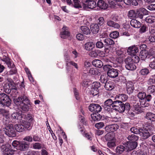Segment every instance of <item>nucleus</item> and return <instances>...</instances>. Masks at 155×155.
Listing matches in <instances>:
<instances>
[{
	"mask_svg": "<svg viewBox=\"0 0 155 155\" xmlns=\"http://www.w3.org/2000/svg\"><path fill=\"white\" fill-rule=\"evenodd\" d=\"M130 130L134 134H139L143 139H147L155 132L154 126L150 124H145L143 129L133 127L131 128Z\"/></svg>",
	"mask_w": 155,
	"mask_h": 155,
	"instance_id": "nucleus-1",
	"label": "nucleus"
},
{
	"mask_svg": "<svg viewBox=\"0 0 155 155\" xmlns=\"http://www.w3.org/2000/svg\"><path fill=\"white\" fill-rule=\"evenodd\" d=\"M14 102L23 112H27L29 110L31 103L29 99L25 95L23 94L14 99Z\"/></svg>",
	"mask_w": 155,
	"mask_h": 155,
	"instance_id": "nucleus-2",
	"label": "nucleus"
},
{
	"mask_svg": "<svg viewBox=\"0 0 155 155\" xmlns=\"http://www.w3.org/2000/svg\"><path fill=\"white\" fill-rule=\"evenodd\" d=\"M20 142L14 140L12 143V146L9 144L6 145H2L1 149L3 152L4 155H12L14 153V152L18 150Z\"/></svg>",
	"mask_w": 155,
	"mask_h": 155,
	"instance_id": "nucleus-3",
	"label": "nucleus"
},
{
	"mask_svg": "<svg viewBox=\"0 0 155 155\" xmlns=\"http://www.w3.org/2000/svg\"><path fill=\"white\" fill-rule=\"evenodd\" d=\"M132 103L134 107V111L136 114H139L143 112L140 106L142 107H148L150 106L148 103L145 102L143 101L138 100H134L132 101Z\"/></svg>",
	"mask_w": 155,
	"mask_h": 155,
	"instance_id": "nucleus-4",
	"label": "nucleus"
},
{
	"mask_svg": "<svg viewBox=\"0 0 155 155\" xmlns=\"http://www.w3.org/2000/svg\"><path fill=\"white\" fill-rule=\"evenodd\" d=\"M103 69L104 71H107V75L110 78H115L118 75L119 70L112 68L111 66L109 65H105L103 67Z\"/></svg>",
	"mask_w": 155,
	"mask_h": 155,
	"instance_id": "nucleus-5",
	"label": "nucleus"
},
{
	"mask_svg": "<svg viewBox=\"0 0 155 155\" xmlns=\"http://www.w3.org/2000/svg\"><path fill=\"white\" fill-rule=\"evenodd\" d=\"M5 126L3 128L5 134L10 137H14L16 136V132L14 129L13 124H10Z\"/></svg>",
	"mask_w": 155,
	"mask_h": 155,
	"instance_id": "nucleus-6",
	"label": "nucleus"
},
{
	"mask_svg": "<svg viewBox=\"0 0 155 155\" xmlns=\"http://www.w3.org/2000/svg\"><path fill=\"white\" fill-rule=\"evenodd\" d=\"M125 63V67L126 68L129 70L133 71L136 68L134 60L132 58L130 57H128L124 59Z\"/></svg>",
	"mask_w": 155,
	"mask_h": 155,
	"instance_id": "nucleus-7",
	"label": "nucleus"
},
{
	"mask_svg": "<svg viewBox=\"0 0 155 155\" xmlns=\"http://www.w3.org/2000/svg\"><path fill=\"white\" fill-rule=\"evenodd\" d=\"M0 104L4 106H9L11 103V101L9 96L5 94H2V96L0 95Z\"/></svg>",
	"mask_w": 155,
	"mask_h": 155,
	"instance_id": "nucleus-8",
	"label": "nucleus"
},
{
	"mask_svg": "<svg viewBox=\"0 0 155 155\" xmlns=\"http://www.w3.org/2000/svg\"><path fill=\"white\" fill-rule=\"evenodd\" d=\"M117 108H115V109L119 111V112H123L125 110H128L130 107V104L129 103L126 102L124 103L122 101L118 104Z\"/></svg>",
	"mask_w": 155,
	"mask_h": 155,
	"instance_id": "nucleus-9",
	"label": "nucleus"
},
{
	"mask_svg": "<svg viewBox=\"0 0 155 155\" xmlns=\"http://www.w3.org/2000/svg\"><path fill=\"white\" fill-rule=\"evenodd\" d=\"M113 102L112 100L110 99H109L105 101L103 107L105 110L109 112H112L113 110H114L112 106Z\"/></svg>",
	"mask_w": 155,
	"mask_h": 155,
	"instance_id": "nucleus-10",
	"label": "nucleus"
},
{
	"mask_svg": "<svg viewBox=\"0 0 155 155\" xmlns=\"http://www.w3.org/2000/svg\"><path fill=\"white\" fill-rule=\"evenodd\" d=\"M89 110L94 113H98L102 109L101 107L98 104H91L89 106Z\"/></svg>",
	"mask_w": 155,
	"mask_h": 155,
	"instance_id": "nucleus-11",
	"label": "nucleus"
},
{
	"mask_svg": "<svg viewBox=\"0 0 155 155\" xmlns=\"http://www.w3.org/2000/svg\"><path fill=\"white\" fill-rule=\"evenodd\" d=\"M149 12L144 8H140L137 10L136 14V18H139L142 19L144 15H148Z\"/></svg>",
	"mask_w": 155,
	"mask_h": 155,
	"instance_id": "nucleus-12",
	"label": "nucleus"
},
{
	"mask_svg": "<svg viewBox=\"0 0 155 155\" xmlns=\"http://www.w3.org/2000/svg\"><path fill=\"white\" fill-rule=\"evenodd\" d=\"M30 143L24 141H20L18 150L21 151L27 150L29 148Z\"/></svg>",
	"mask_w": 155,
	"mask_h": 155,
	"instance_id": "nucleus-13",
	"label": "nucleus"
},
{
	"mask_svg": "<svg viewBox=\"0 0 155 155\" xmlns=\"http://www.w3.org/2000/svg\"><path fill=\"white\" fill-rule=\"evenodd\" d=\"M119 127L117 124H114L106 126L105 127V131L107 132H113L116 131Z\"/></svg>",
	"mask_w": 155,
	"mask_h": 155,
	"instance_id": "nucleus-14",
	"label": "nucleus"
},
{
	"mask_svg": "<svg viewBox=\"0 0 155 155\" xmlns=\"http://www.w3.org/2000/svg\"><path fill=\"white\" fill-rule=\"evenodd\" d=\"M126 84L127 93L130 94L133 92L134 90V83L132 81H129L127 82Z\"/></svg>",
	"mask_w": 155,
	"mask_h": 155,
	"instance_id": "nucleus-15",
	"label": "nucleus"
},
{
	"mask_svg": "<svg viewBox=\"0 0 155 155\" xmlns=\"http://www.w3.org/2000/svg\"><path fill=\"white\" fill-rule=\"evenodd\" d=\"M88 2L87 4H85L84 6V9L87 10L88 8L93 9L96 6V3L94 0H90Z\"/></svg>",
	"mask_w": 155,
	"mask_h": 155,
	"instance_id": "nucleus-16",
	"label": "nucleus"
},
{
	"mask_svg": "<svg viewBox=\"0 0 155 155\" xmlns=\"http://www.w3.org/2000/svg\"><path fill=\"white\" fill-rule=\"evenodd\" d=\"M138 51L137 47L134 46L129 47L127 50V52L130 55H134Z\"/></svg>",
	"mask_w": 155,
	"mask_h": 155,
	"instance_id": "nucleus-17",
	"label": "nucleus"
},
{
	"mask_svg": "<svg viewBox=\"0 0 155 155\" xmlns=\"http://www.w3.org/2000/svg\"><path fill=\"white\" fill-rule=\"evenodd\" d=\"M127 149L129 150H131L135 149L137 146V142H133L129 141L126 144Z\"/></svg>",
	"mask_w": 155,
	"mask_h": 155,
	"instance_id": "nucleus-18",
	"label": "nucleus"
},
{
	"mask_svg": "<svg viewBox=\"0 0 155 155\" xmlns=\"http://www.w3.org/2000/svg\"><path fill=\"white\" fill-rule=\"evenodd\" d=\"M125 150H128L126 144L118 146L115 150L116 153L119 154L122 153Z\"/></svg>",
	"mask_w": 155,
	"mask_h": 155,
	"instance_id": "nucleus-19",
	"label": "nucleus"
},
{
	"mask_svg": "<svg viewBox=\"0 0 155 155\" xmlns=\"http://www.w3.org/2000/svg\"><path fill=\"white\" fill-rule=\"evenodd\" d=\"M62 31L60 33V35L61 38L65 39L69 36V32L68 31L67 28L63 26L62 28Z\"/></svg>",
	"mask_w": 155,
	"mask_h": 155,
	"instance_id": "nucleus-20",
	"label": "nucleus"
},
{
	"mask_svg": "<svg viewBox=\"0 0 155 155\" xmlns=\"http://www.w3.org/2000/svg\"><path fill=\"white\" fill-rule=\"evenodd\" d=\"M97 5L100 9H106L108 6V5L103 0H98Z\"/></svg>",
	"mask_w": 155,
	"mask_h": 155,
	"instance_id": "nucleus-21",
	"label": "nucleus"
},
{
	"mask_svg": "<svg viewBox=\"0 0 155 155\" xmlns=\"http://www.w3.org/2000/svg\"><path fill=\"white\" fill-rule=\"evenodd\" d=\"M79 0H73L74 6L76 8H82L84 9V3Z\"/></svg>",
	"mask_w": 155,
	"mask_h": 155,
	"instance_id": "nucleus-22",
	"label": "nucleus"
},
{
	"mask_svg": "<svg viewBox=\"0 0 155 155\" xmlns=\"http://www.w3.org/2000/svg\"><path fill=\"white\" fill-rule=\"evenodd\" d=\"M130 24L132 27L135 28H139L141 26V23L140 21L134 19L131 20Z\"/></svg>",
	"mask_w": 155,
	"mask_h": 155,
	"instance_id": "nucleus-23",
	"label": "nucleus"
},
{
	"mask_svg": "<svg viewBox=\"0 0 155 155\" xmlns=\"http://www.w3.org/2000/svg\"><path fill=\"white\" fill-rule=\"evenodd\" d=\"M90 29L92 32L94 34H96L99 30V26L97 24H92L90 26Z\"/></svg>",
	"mask_w": 155,
	"mask_h": 155,
	"instance_id": "nucleus-24",
	"label": "nucleus"
},
{
	"mask_svg": "<svg viewBox=\"0 0 155 155\" xmlns=\"http://www.w3.org/2000/svg\"><path fill=\"white\" fill-rule=\"evenodd\" d=\"M144 117L151 121H155V114L151 112L147 113Z\"/></svg>",
	"mask_w": 155,
	"mask_h": 155,
	"instance_id": "nucleus-25",
	"label": "nucleus"
},
{
	"mask_svg": "<svg viewBox=\"0 0 155 155\" xmlns=\"http://www.w3.org/2000/svg\"><path fill=\"white\" fill-rule=\"evenodd\" d=\"M95 47V45L92 42H88L84 45V49L87 51H90L92 50Z\"/></svg>",
	"mask_w": 155,
	"mask_h": 155,
	"instance_id": "nucleus-26",
	"label": "nucleus"
},
{
	"mask_svg": "<svg viewBox=\"0 0 155 155\" xmlns=\"http://www.w3.org/2000/svg\"><path fill=\"white\" fill-rule=\"evenodd\" d=\"M137 96L140 101L147 103L145 101V98L146 97V93L144 91L139 92L137 94Z\"/></svg>",
	"mask_w": 155,
	"mask_h": 155,
	"instance_id": "nucleus-27",
	"label": "nucleus"
},
{
	"mask_svg": "<svg viewBox=\"0 0 155 155\" xmlns=\"http://www.w3.org/2000/svg\"><path fill=\"white\" fill-rule=\"evenodd\" d=\"M92 119L94 121L100 120L102 118V116L98 113H94L91 114Z\"/></svg>",
	"mask_w": 155,
	"mask_h": 155,
	"instance_id": "nucleus-28",
	"label": "nucleus"
},
{
	"mask_svg": "<svg viewBox=\"0 0 155 155\" xmlns=\"http://www.w3.org/2000/svg\"><path fill=\"white\" fill-rule=\"evenodd\" d=\"M93 65L96 67L101 68L103 66V63L99 60H95L92 61Z\"/></svg>",
	"mask_w": 155,
	"mask_h": 155,
	"instance_id": "nucleus-29",
	"label": "nucleus"
},
{
	"mask_svg": "<svg viewBox=\"0 0 155 155\" xmlns=\"http://www.w3.org/2000/svg\"><path fill=\"white\" fill-rule=\"evenodd\" d=\"M31 147L35 150H39L42 148V144L39 142H35L31 144Z\"/></svg>",
	"mask_w": 155,
	"mask_h": 155,
	"instance_id": "nucleus-30",
	"label": "nucleus"
},
{
	"mask_svg": "<svg viewBox=\"0 0 155 155\" xmlns=\"http://www.w3.org/2000/svg\"><path fill=\"white\" fill-rule=\"evenodd\" d=\"M114 83L112 81H109L106 83L105 84V88L107 90L110 91L112 90L114 87Z\"/></svg>",
	"mask_w": 155,
	"mask_h": 155,
	"instance_id": "nucleus-31",
	"label": "nucleus"
},
{
	"mask_svg": "<svg viewBox=\"0 0 155 155\" xmlns=\"http://www.w3.org/2000/svg\"><path fill=\"white\" fill-rule=\"evenodd\" d=\"M14 127L17 131L19 132H22L25 130L22 124H15Z\"/></svg>",
	"mask_w": 155,
	"mask_h": 155,
	"instance_id": "nucleus-32",
	"label": "nucleus"
},
{
	"mask_svg": "<svg viewBox=\"0 0 155 155\" xmlns=\"http://www.w3.org/2000/svg\"><path fill=\"white\" fill-rule=\"evenodd\" d=\"M149 55V53L148 51L143 50L141 51L140 53V56L143 60H144Z\"/></svg>",
	"mask_w": 155,
	"mask_h": 155,
	"instance_id": "nucleus-33",
	"label": "nucleus"
},
{
	"mask_svg": "<svg viewBox=\"0 0 155 155\" xmlns=\"http://www.w3.org/2000/svg\"><path fill=\"white\" fill-rule=\"evenodd\" d=\"M21 118L24 119L25 120H24L25 121L30 122L32 121L33 120L30 114H22Z\"/></svg>",
	"mask_w": 155,
	"mask_h": 155,
	"instance_id": "nucleus-34",
	"label": "nucleus"
},
{
	"mask_svg": "<svg viewBox=\"0 0 155 155\" xmlns=\"http://www.w3.org/2000/svg\"><path fill=\"white\" fill-rule=\"evenodd\" d=\"M127 138L130 142H137V141L138 139V137L134 134H132L129 136Z\"/></svg>",
	"mask_w": 155,
	"mask_h": 155,
	"instance_id": "nucleus-35",
	"label": "nucleus"
},
{
	"mask_svg": "<svg viewBox=\"0 0 155 155\" xmlns=\"http://www.w3.org/2000/svg\"><path fill=\"white\" fill-rule=\"evenodd\" d=\"M104 138L106 140L108 141L115 140L113 134L110 133L107 134L105 136Z\"/></svg>",
	"mask_w": 155,
	"mask_h": 155,
	"instance_id": "nucleus-36",
	"label": "nucleus"
},
{
	"mask_svg": "<svg viewBox=\"0 0 155 155\" xmlns=\"http://www.w3.org/2000/svg\"><path fill=\"white\" fill-rule=\"evenodd\" d=\"M145 21L147 23H153L155 22V17L153 16H149L146 18Z\"/></svg>",
	"mask_w": 155,
	"mask_h": 155,
	"instance_id": "nucleus-37",
	"label": "nucleus"
},
{
	"mask_svg": "<svg viewBox=\"0 0 155 155\" xmlns=\"http://www.w3.org/2000/svg\"><path fill=\"white\" fill-rule=\"evenodd\" d=\"M147 93L149 94H155V86L152 85L149 86L147 90Z\"/></svg>",
	"mask_w": 155,
	"mask_h": 155,
	"instance_id": "nucleus-38",
	"label": "nucleus"
},
{
	"mask_svg": "<svg viewBox=\"0 0 155 155\" xmlns=\"http://www.w3.org/2000/svg\"><path fill=\"white\" fill-rule=\"evenodd\" d=\"M81 30L84 34L88 35L90 33V31L89 28L86 26H82L81 28Z\"/></svg>",
	"mask_w": 155,
	"mask_h": 155,
	"instance_id": "nucleus-39",
	"label": "nucleus"
},
{
	"mask_svg": "<svg viewBox=\"0 0 155 155\" xmlns=\"http://www.w3.org/2000/svg\"><path fill=\"white\" fill-rule=\"evenodd\" d=\"M155 83V74L151 75L147 81L148 84H152Z\"/></svg>",
	"mask_w": 155,
	"mask_h": 155,
	"instance_id": "nucleus-40",
	"label": "nucleus"
},
{
	"mask_svg": "<svg viewBox=\"0 0 155 155\" xmlns=\"http://www.w3.org/2000/svg\"><path fill=\"white\" fill-rule=\"evenodd\" d=\"M115 140H112L111 141H108L107 145L108 147L110 148H113L116 146Z\"/></svg>",
	"mask_w": 155,
	"mask_h": 155,
	"instance_id": "nucleus-41",
	"label": "nucleus"
},
{
	"mask_svg": "<svg viewBox=\"0 0 155 155\" xmlns=\"http://www.w3.org/2000/svg\"><path fill=\"white\" fill-rule=\"evenodd\" d=\"M150 73L149 69L147 68H144L141 69L140 72V74L142 75L146 76Z\"/></svg>",
	"mask_w": 155,
	"mask_h": 155,
	"instance_id": "nucleus-42",
	"label": "nucleus"
},
{
	"mask_svg": "<svg viewBox=\"0 0 155 155\" xmlns=\"http://www.w3.org/2000/svg\"><path fill=\"white\" fill-rule=\"evenodd\" d=\"M22 115L19 112H17L13 113L12 115V117L14 119H20L21 118Z\"/></svg>",
	"mask_w": 155,
	"mask_h": 155,
	"instance_id": "nucleus-43",
	"label": "nucleus"
},
{
	"mask_svg": "<svg viewBox=\"0 0 155 155\" xmlns=\"http://www.w3.org/2000/svg\"><path fill=\"white\" fill-rule=\"evenodd\" d=\"M118 97L119 98L120 101H122L123 102H124L126 101L128 99V96L126 94H120L118 96Z\"/></svg>",
	"mask_w": 155,
	"mask_h": 155,
	"instance_id": "nucleus-44",
	"label": "nucleus"
},
{
	"mask_svg": "<svg viewBox=\"0 0 155 155\" xmlns=\"http://www.w3.org/2000/svg\"><path fill=\"white\" fill-rule=\"evenodd\" d=\"M103 41L107 45H112L114 44V42L110 38H106Z\"/></svg>",
	"mask_w": 155,
	"mask_h": 155,
	"instance_id": "nucleus-45",
	"label": "nucleus"
},
{
	"mask_svg": "<svg viewBox=\"0 0 155 155\" xmlns=\"http://www.w3.org/2000/svg\"><path fill=\"white\" fill-rule=\"evenodd\" d=\"M30 123L31 122H30L26 121L25 120L23 121L22 124L24 127L25 130L26 129L27 130H29L30 129L29 127L31 125Z\"/></svg>",
	"mask_w": 155,
	"mask_h": 155,
	"instance_id": "nucleus-46",
	"label": "nucleus"
},
{
	"mask_svg": "<svg viewBox=\"0 0 155 155\" xmlns=\"http://www.w3.org/2000/svg\"><path fill=\"white\" fill-rule=\"evenodd\" d=\"M128 16L130 19L133 18H136V14L135 11L133 10H130L128 14Z\"/></svg>",
	"mask_w": 155,
	"mask_h": 155,
	"instance_id": "nucleus-47",
	"label": "nucleus"
},
{
	"mask_svg": "<svg viewBox=\"0 0 155 155\" xmlns=\"http://www.w3.org/2000/svg\"><path fill=\"white\" fill-rule=\"evenodd\" d=\"M119 35V32L116 31H114L111 32L110 34V37L113 38H117Z\"/></svg>",
	"mask_w": 155,
	"mask_h": 155,
	"instance_id": "nucleus-48",
	"label": "nucleus"
},
{
	"mask_svg": "<svg viewBox=\"0 0 155 155\" xmlns=\"http://www.w3.org/2000/svg\"><path fill=\"white\" fill-rule=\"evenodd\" d=\"M96 48H102L104 46V47L106 45H104L103 42L101 40L100 41H97L96 43Z\"/></svg>",
	"mask_w": 155,
	"mask_h": 155,
	"instance_id": "nucleus-49",
	"label": "nucleus"
},
{
	"mask_svg": "<svg viewBox=\"0 0 155 155\" xmlns=\"http://www.w3.org/2000/svg\"><path fill=\"white\" fill-rule=\"evenodd\" d=\"M148 30V27L145 25H143L139 29V32L140 33L145 32Z\"/></svg>",
	"mask_w": 155,
	"mask_h": 155,
	"instance_id": "nucleus-50",
	"label": "nucleus"
},
{
	"mask_svg": "<svg viewBox=\"0 0 155 155\" xmlns=\"http://www.w3.org/2000/svg\"><path fill=\"white\" fill-rule=\"evenodd\" d=\"M100 84L98 82H94L93 83L92 88L96 90H99V88L100 87Z\"/></svg>",
	"mask_w": 155,
	"mask_h": 155,
	"instance_id": "nucleus-51",
	"label": "nucleus"
},
{
	"mask_svg": "<svg viewBox=\"0 0 155 155\" xmlns=\"http://www.w3.org/2000/svg\"><path fill=\"white\" fill-rule=\"evenodd\" d=\"M23 140L29 143L32 142L33 141L32 137L30 135L27 136L23 138Z\"/></svg>",
	"mask_w": 155,
	"mask_h": 155,
	"instance_id": "nucleus-52",
	"label": "nucleus"
},
{
	"mask_svg": "<svg viewBox=\"0 0 155 155\" xmlns=\"http://www.w3.org/2000/svg\"><path fill=\"white\" fill-rule=\"evenodd\" d=\"M99 90H96L91 88V94L93 96L97 95L99 94Z\"/></svg>",
	"mask_w": 155,
	"mask_h": 155,
	"instance_id": "nucleus-53",
	"label": "nucleus"
},
{
	"mask_svg": "<svg viewBox=\"0 0 155 155\" xmlns=\"http://www.w3.org/2000/svg\"><path fill=\"white\" fill-rule=\"evenodd\" d=\"M104 19L103 17H100L98 19V24H98L99 26H101L104 23Z\"/></svg>",
	"mask_w": 155,
	"mask_h": 155,
	"instance_id": "nucleus-54",
	"label": "nucleus"
},
{
	"mask_svg": "<svg viewBox=\"0 0 155 155\" xmlns=\"http://www.w3.org/2000/svg\"><path fill=\"white\" fill-rule=\"evenodd\" d=\"M108 3L111 6H115L117 5H119V3L117 2L116 0H108Z\"/></svg>",
	"mask_w": 155,
	"mask_h": 155,
	"instance_id": "nucleus-55",
	"label": "nucleus"
},
{
	"mask_svg": "<svg viewBox=\"0 0 155 155\" xmlns=\"http://www.w3.org/2000/svg\"><path fill=\"white\" fill-rule=\"evenodd\" d=\"M104 126V124L103 122H100L96 124L95 127L97 129H99L102 128Z\"/></svg>",
	"mask_w": 155,
	"mask_h": 155,
	"instance_id": "nucleus-56",
	"label": "nucleus"
},
{
	"mask_svg": "<svg viewBox=\"0 0 155 155\" xmlns=\"http://www.w3.org/2000/svg\"><path fill=\"white\" fill-rule=\"evenodd\" d=\"M107 77L106 75H101L100 77V81L102 83H107Z\"/></svg>",
	"mask_w": 155,
	"mask_h": 155,
	"instance_id": "nucleus-57",
	"label": "nucleus"
},
{
	"mask_svg": "<svg viewBox=\"0 0 155 155\" xmlns=\"http://www.w3.org/2000/svg\"><path fill=\"white\" fill-rule=\"evenodd\" d=\"M149 66L152 69H155V58H153L152 61L150 62Z\"/></svg>",
	"mask_w": 155,
	"mask_h": 155,
	"instance_id": "nucleus-58",
	"label": "nucleus"
},
{
	"mask_svg": "<svg viewBox=\"0 0 155 155\" xmlns=\"http://www.w3.org/2000/svg\"><path fill=\"white\" fill-rule=\"evenodd\" d=\"M33 141L35 142H39L41 141V138L39 136L36 135H34L32 137Z\"/></svg>",
	"mask_w": 155,
	"mask_h": 155,
	"instance_id": "nucleus-59",
	"label": "nucleus"
},
{
	"mask_svg": "<svg viewBox=\"0 0 155 155\" xmlns=\"http://www.w3.org/2000/svg\"><path fill=\"white\" fill-rule=\"evenodd\" d=\"M130 107L129 109L128 110H125L127 111V112L130 116L133 117L135 115V114L136 113L135 112H134V111H132L131 110H130Z\"/></svg>",
	"mask_w": 155,
	"mask_h": 155,
	"instance_id": "nucleus-60",
	"label": "nucleus"
},
{
	"mask_svg": "<svg viewBox=\"0 0 155 155\" xmlns=\"http://www.w3.org/2000/svg\"><path fill=\"white\" fill-rule=\"evenodd\" d=\"M121 101L120 100H117L114 101L113 102V104L112 105L113 108V107H115V108H117V107H118V104H119L120 103Z\"/></svg>",
	"mask_w": 155,
	"mask_h": 155,
	"instance_id": "nucleus-61",
	"label": "nucleus"
},
{
	"mask_svg": "<svg viewBox=\"0 0 155 155\" xmlns=\"http://www.w3.org/2000/svg\"><path fill=\"white\" fill-rule=\"evenodd\" d=\"M76 38L79 41H82L84 39L83 35L79 33L77 35Z\"/></svg>",
	"mask_w": 155,
	"mask_h": 155,
	"instance_id": "nucleus-62",
	"label": "nucleus"
},
{
	"mask_svg": "<svg viewBox=\"0 0 155 155\" xmlns=\"http://www.w3.org/2000/svg\"><path fill=\"white\" fill-rule=\"evenodd\" d=\"M147 8L150 11L155 10V4H151L147 6Z\"/></svg>",
	"mask_w": 155,
	"mask_h": 155,
	"instance_id": "nucleus-63",
	"label": "nucleus"
},
{
	"mask_svg": "<svg viewBox=\"0 0 155 155\" xmlns=\"http://www.w3.org/2000/svg\"><path fill=\"white\" fill-rule=\"evenodd\" d=\"M149 39L151 42H155V35L154 34H151L149 38Z\"/></svg>",
	"mask_w": 155,
	"mask_h": 155,
	"instance_id": "nucleus-64",
	"label": "nucleus"
}]
</instances>
